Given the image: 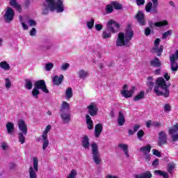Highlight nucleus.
<instances>
[{"label": "nucleus", "mask_w": 178, "mask_h": 178, "mask_svg": "<svg viewBox=\"0 0 178 178\" xmlns=\"http://www.w3.org/2000/svg\"><path fill=\"white\" fill-rule=\"evenodd\" d=\"M51 48L52 43L48 39L44 40L42 44L40 45V49H41V51H49Z\"/></svg>", "instance_id": "dca6fc26"}, {"label": "nucleus", "mask_w": 178, "mask_h": 178, "mask_svg": "<svg viewBox=\"0 0 178 178\" xmlns=\"http://www.w3.org/2000/svg\"><path fill=\"white\" fill-rule=\"evenodd\" d=\"M64 76L63 74L60 76L56 75L53 78V84L54 86H60L62 84V81H63Z\"/></svg>", "instance_id": "4be33fe9"}, {"label": "nucleus", "mask_w": 178, "mask_h": 178, "mask_svg": "<svg viewBox=\"0 0 178 178\" xmlns=\"http://www.w3.org/2000/svg\"><path fill=\"white\" fill-rule=\"evenodd\" d=\"M127 85H124L123 86V90L121 91V94L122 97H124V98H131V97H133V94H134V90H136V88L133 86L131 90H127Z\"/></svg>", "instance_id": "9b49d317"}, {"label": "nucleus", "mask_w": 178, "mask_h": 178, "mask_svg": "<svg viewBox=\"0 0 178 178\" xmlns=\"http://www.w3.org/2000/svg\"><path fill=\"white\" fill-rule=\"evenodd\" d=\"M118 148L123 151L127 158H129V156H130V154H129V145L124 143H119Z\"/></svg>", "instance_id": "412c9836"}, {"label": "nucleus", "mask_w": 178, "mask_h": 178, "mask_svg": "<svg viewBox=\"0 0 178 178\" xmlns=\"http://www.w3.org/2000/svg\"><path fill=\"white\" fill-rule=\"evenodd\" d=\"M152 166H154V168H156V166H158V165H159V160L158 159H155L152 163Z\"/></svg>", "instance_id": "e2e57ef3"}, {"label": "nucleus", "mask_w": 178, "mask_h": 178, "mask_svg": "<svg viewBox=\"0 0 178 178\" xmlns=\"http://www.w3.org/2000/svg\"><path fill=\"white\" fill-rule=\"evenodd\" d=\"M88 113L92 117L97 116L98 115V106L95 103H91L87 106Z\"/></svg>", "instance_id": "f8f14e48"}, {"label": "nucleus", "mask_w": 178, "mask_h": 178, "mask_svg": "<svg viewBox=\"0 0 178 178\" xmlns=\"http://www.w3.org/2000/svg\"><path fill=\"white\" fill-rule=\"evenodd\" d=\"M102 124H97L95 127V137L98 138L99 136H101V133H102Z\"/></svg>", "instance_id": "a878e982"}, {"label": "nucleus", "mask_w": 178, "mask_h": 178, "mask_svg": "<svg viewBox=\"0 0 178 178\" xmlns=\"http://www.w3.org/2000/svg\"><path fill=\"white\" fill-rule=\"evenodd\" d=\"M35 88L38 90H42L43 92L48 94L49 90L47 88V85L45 84V81L44 80H39L35 83Z\"/></svg>", "instance_id": "ddd939ff"}, {"label": "nucleus", "mask_w": 178, "mask_h": 178, "mask_svg": "<svg viewBox=\"0 0 178 178\" xmlns=\"http://www.w3.org/2000/svg\"><path fill=\"white\" fill-rule=\"evenodd\" d=\"M151 145H147V146H143L140 148V151L143 154V155H147L151 152Z\"/></svg>", "instance_id": "7c9ffc66"}, {"label": "nucleus", "mask_w": 178, "mask_h": 178, "mask_svg": "<svg viewBox=\"0 0 178 178\" xmlns=\"http://www.w3.org/2000/svg\"><path fill=\"white\" fill-rule=\"evenodd\" d=\"M81 144L83 148L85 149H90V138L87 135L83 136L81 139Z\"/></svg>", "instance_id": "a211bd4d"}, {"label": "nucleus", "mask_w": 178, "mask_h": 178, "mask_svg": "<svg viewBox=\"0 0 178 178\" xmlns=\"http://www.w3.org/2000/svg\"><path fill=\"white\" fill-rule=\"evenodd\" d=\"M118 126H123L126 123V118H124V115L122 111L118 113V117L117 119Z\"/></svg>", "instance_id": "b1692460"}, {"label": "nucleus", "mask_w": 178, "mask_h": 178, "mask_svg": "<svg viewBox=\"0 0 178 178\" xmlns=\"http://www.w3.org/2000/svg\"><path fill=\"white\" fill-rule=\"evenodd\" d=\"M144 131H143L142 129L139 130L137 133V137L139 140H141V138H143V137H144Z\"/></svg>", "instance_id": "864d4df0"}, {"label": "nucleus", "mask_w": 178, "mask_h": 178, "mask_svg": "<svg viewBox=\"0 0 178 178\" xmlns=\"http://www.w3.org/2000/svg\"><path fill=\"white\" fill-rule=\"evenodd\" d=\"M143 156L145 162H149V161H151V156L149 155V154H143Z\"/></svg>", "instance_id": "13d9d810"}, {"label": "nucleus", "mask_w": 178, "mask_h": 178, "mask_svg": "<svg viewBox=\"0 0 178 178\" xmlns=\"http://www.w3.org/2000/svg\"><path fill=\"white\" fill-rule=\"evenodd\" d=\"M94 23H95V21L94 19H90V20L87 21L86 22V26L88 30H92L94 27Z\"/></svg>", "instance_id": "ea45409f"}, {"label": "nucleus", "mask_w": 178, "mask_h": 178, "mask_svg": "<svg viewBox=\"0 0 178 178\" xmlns=\"http://www.w3.org/2000/svg\"><path fill=\"white\" fill-rule=\"evenodd\" d=\"M172 30L167 31L164 33H163V39L165 40V38H167V37H169V35H172Z\"/></svg>", "instance_id": "3c124183"}, {"label": "nucleus", "mask_w": 178, "mask_h": 178, "mask_svg": "<svg viewBox=\"0 0 178 178\" xmlns=\"http://www.w3.org/2000/svg\"><path fill=\"white\" fill-rule=\"evenodd\" d=\"M149 27H151V29H154V26L155 27H163L164 26H168V24H169V23L168 22V21L166 20H163V21H161L159 22H149Z\"/></svg>", "instance_id": "aec40b11"}, {"label": "nucleus", "mask_w": 178, "mask_h": 178, "mask_svg": "<svg viewBox=\"0 0 178 178\" xmlns=\"http://www.w3.org/2000/svg\"><path fill=\"white\" fill-rule=\"evenodd\" d=\"M73 97V89L67 88L65 91V99H70Z\"/></svg>", "instance_id": "72a5a7b5"}, {"label": "nucleus", "mask_w": 178, "mask_h": 178, "mask_svg": "<svg viewBox=\"0 0 178 178\" xmlns=\"http://www.w3.org/2000/svg\"><path fill=\"white\" fill-rule=\"evenodd\" d=\"M10 6H13V8H15V9H17V10L20 13L22 12V6L20 4L17 3V1L16 0H10Z\"/></svg>", "instance_id": "c85d7f7f"}, {"label": "nucleus", "mask_w": 178, "mask_h": 178, "mask_svg": "<svg viewBox=\"0 0 178 178\" xmlns=\"http://www.w3.org/2000/svg\"><path fill=\"white\" fill-rule=\"evenodd\" d=\"M134 35V32L131 30V26L128 25L127 29L124 33H119L117 36V40L115 42L116 47H130V41Z\"/></svg>", "instance_id": "f03ea898"}, {"label": "nucleus", "mask_w": 178, "mask_h": 178, "mask_svg": "<svg viewBox=\"0 0 178 178\" xmlns=\"http://www.w3.org/2000/svg\"><path fill=\"white\" fill-rule=\"evenodd\" d=\"M33 162V166H31L29 170V178H37V173L38 172V159L34 157Z\"/></svg>", "instance_id": "6e6552de"}, {"label": "nucleus", "mask_w": 178, "mask_h": 178, "mask_svg": "<svg viewBox=\"0 0 178 178\" xmlns=\"http://www.w3.org/2000/svg\"><path fill=\"white\" fill-rule=\"evenodd\" d=\"M154 78L152 76H149L147 78V86L149 87V90L151 91L154 88Z\"/></svg>", "instance_id": "4c0bfd02"}, {"label": "nucleus", "mask_w": 178, "mask_h": 178, "mask_svg": "<svg viewBox=\"0 0 178 178\" xmlns=\"http://www.w3.org/2000/svg\"><path fill=\"white\" fill-rule=\"evenodd\" d=\"M5 87L7 90H9L12 87V82L9 78H6L5 79Z\"/></svg>", "instance_id": "49530a36"}, {"label": "nucleus", "mask_w": 178, "mask_h": 178, "mask_svg": "<svg viewBox=\"0 0 178 178\" xmlns=\"http://www.w3.org/2000/svg\"><path fill=\"white\" fill-rule=\"evenodd\" d=\"M32 95L33 98H38V95H40V90L37 88L34 87L32 90Z\"/></svg>", "instance_id": "c03bdc74"}, {"label": "nucleus", "mask_w": 178, "mask_h": 178, "mask_svg": "<svg viewBox=\"0 0 178 178\" xmlns=\"http://www.w3.org/2000/svg\"><path fill=\"white\" fill-rule=\"evenodd\" d=\"M60 118L64 124L70 123L72 119V114L70 113V104L67 102L63 101L60 106Z\"/></svg>", "instance_id": "39448f33"}, {"label": "nucleus", "mask_w": 178, "mask_h": 178, "mask_svg": "<svg viewBox=\"0 0 178 178\" xmlns=\"http://www.w3.org/2000/svg\"><path fill=\"white\" fill-rule=\"evenodd\" d=\"M150 65L154 67H159L161 65V60H159L158 58H155L150 61Z\"/></svg>", "instance_id": "e433bc0d"}, {"label": "nucleus", "mask_w": 178, "mask_h": 178, "mask_svg": "<svg viewBox=\"0 0 178 178\" xmlns=\"http://www.w3.org/2000/svg\"><path fill=\"white\" fill-rule=\"evenodd\" d=\"M70 66V64H69L68 63H65L62 64L61 67H60V70L62 72H66V70L69 69Z\"/></svg>", "instance_id": "de8ad7c7"}, {"label": "nucleus", "mask_w": 178, "mask_h": 178, "mask_svg": "<svg viewBox=\"0 0 178 178\" xmlns=\"http://www.w3.org/2000/svg\"><path fill=\"white\" fill-rule=\"evenodd\" d=\"M50 12L63 13L65 4L62 0H44L42 4V15H48Z\"/></svg>", "instance_id": "f257e3e1"}, {"label": "nucleus", "mask_w": 178, "mask_h": 178, "mask_svg": "<svg viewBox=\"0 0 178 178\" xmlns=\"http://www.w3.org/2000/svg\"><path fill=\"white\" fill-rule=\"evenodd\" d=\"M18 127L21 132L23 133L25 136H27V125L26 124V122H24V120H19L18 121Z\"/></svg>", "instance_id": "f3484780"}, {"label": "nucleus", "mask_w": 178, "mask_h": 178, "mask_svg": "<svg viewBox=\"0 0 178 178\" xmlns=\"http://www.w3.org/2000/svg\"><path fill=\"white\" fill-rule=\"evenodd\" d=\"M13 17H15V10L12 8L8 7L3 15L6 23H10L13 20Z\"/></svg>", "instance_id": "9d476101"}, {"label": "nucleus", "mask_w": 178, "mask_h": 178, "mask_svg": "<svg viewBox=\"0 0 178 178\" xmlns=\"http://www.w3.org/2000/svg\"><path fill=\"white\" fill-rule=\"evenodd\" d=\"M135 178H152V174L149 171L138 174L134 176Z\"/></svg>", "instance_id": "bb28decb"}, {"label": "nucleus", "mask_w": 178, "mask_h": 178, "mask_svg": "<svg viewBox=\"0 0 178 178\" xmlns=\"http://www.w3.org/2000/svg\"><path fill=\"white\" fill-rule=\"evenodd\" d=\"M152 1L153 3V6L152 2H149L145 6V10L147 13H153L155 15L158 13V0H152Z\"/></svg>", "instance_id": "1a4fd4ad"}, {"label": "nucleus", "mask_w": 178, "mask_h": 178, "mask_svg": "<svg viewBox=\"0 0 178 178\" xmlns=\"http://www.w3.org/2000/svg\"><path fill=\"white\" fill-rule=\"evenodd\" d=\"M156 84L157 86L154 87V91L156 92V95H163V97H169V87H170V84L166 85V81H165V79L162 77L157 79Z\"/></svg>", "instance_id": "7ed1b4c3"}, {"label": "nucleus", "mask_w": 178, "mask_h": 178, "mask_svg": "<svg viewBox=\"0 0 178 178\" xmlns=\"http://www.w3.org/2000/svg\"><path fill=\"white\" fill-rule=\"evenodd\" d=\"M1 147L2 149H3L5 151V150L8 149V143H6L5 142L1 143Z\"/></svg>", "instance_id": "680f3d73"}, {"label": "nucleus", "mask_w": 178, "mask_h": 178, "mask_svg": "<svg viewBox=\"0 0 178 178\" xmlns=\"http://www.w3.org/2000/svg\"><path fill=\"white\" fill-rule=\"evenodd\" d=\"M24 136L26 135L23 133L19 132L18 134V141L20 144H24L26 143V137Z\"/></svg>", "instance_id": "58836bf2"}, {"label": "nucleus", "mask_w": 178, "mask_h": 178, "mask_svg": "<svg viewBox=\"0 0 178 178\" xmlns=\"http://www.w3.org/2000/svg\"><path fill=\"white\" fill-rule=\"evenodd\" d=\"M51 125H47L44 129V131H42V149L43 151H45L47 148H48V146L49 145V140H48V133L51 131Z\"/></svg>", "instance_id": "0eeeda50"}, {"label": "nucleus", "mask_w": 178, "mask_h": 178, "mask_svg": "<svg viewBox=\"0 0 178 178\" xmlns=\"http://www.w3.org/2000/svg\"><path fill=\"white\" fill-rule=\"evenodd\" d=\"M175 169V164H169L168 166V172L169 173H172L173 172V170Z\"/></svg>", "instance_id": "4d7b16f0"}, {"label": "nucleus", "mask_w": 178, "mask_h": 178, "mask_svg": "<svg viewBox=\"0 0 178 178\" xmlns=\"http://www.w3.org/2000/svg\"><path fill=\"white\" fill-rule=\"evenodd\" d=\"M136 18L137 19V20H138L139 24H140V26L145 25V19L144 18V13H143V11H139L136 14Z\"/></svg>", "instance_id": "6ab92c4d"}, {"label": "nucleus", "mask_w": 178, "mask_h": 178, "mask_svg": "<svg viewBox=\"0 0 178 178\" xmlns=\"http://www.w3.org/2000/svg\"><path fill=\"white\" fill-rule=\"evenodd\" d=\"M152 123H154V122H152V120H148L146 122V127L147 128L151 127V126H152Z\"/></svg>", "instance_id": "338daca9"}, {"label": "nucleus", "mask_w": 178, "mask_h": 178, "mask_svg": "<svg viewBox=\"0 0 178 178\" xmlns=\"http://www.w3.org/2000/svg\"><path fill=\"white\" fill-rule=\"evenodd\" d=\"M24 88L26 90H31L33 88V81L31 79H26Z\"/></svg>", "instance_id": "473e14b6"}, {"label": "nucleus", "mask_w": 178, "mask_h": 178, "mask_svg": "<svg viewBox=\"0 0 178 178\" xmlns=\"http://www.w3.org/2000/svg\"><path fill=\"white\" fill-rule=\"evenodd\" d=\"M76 176H77V171L76 170H72L67 178H76Z\"/></svg>", "instance_id": "8fccbe9b"}, {"label": "nucleus", "mask_w": 178, "mask_h": 178, "mask_svg": "<svg viewBox=\"0 0 178 178\" xmlns=\"http://www.w3.org/2000/svg\"><path fill=\"white\" fill-rule=\"evenodd\" d=\"M92 159L96 165L101 163V154H99L98 145L96 143H93L90 145Z\"/></svg>", "instance_id": "423d86ee"}, {"label": "nucleus", "mask_w": 178, "mask_h": 178, "mask_svg": "<svg viewBox=\"0 0 178 178\" xmlns=\"http://www.w3.org/2000/svg\"><path fill=\"white\" fill-rule=\"evenodd\" d=\"M44 69L46 72H51L52 69H54V63H46L44 66Z\"/></svg>", "instance_id": "a18cd8bd"}, {"label": "nucleus", "mask_w": 178, "mask_h": 178, "mask_svg": "<svg viewBox=\"0 0 178 178\" xmlns=\"http://www.w3.org/2000/svg\"><path fill=\"white\" fill-rule=\"evenodd\" d=\"M166 143H168V135H166V132L161 131L159 133L158 144L159 147H162V145H165Z\"/></svg>", "instance_id": "2eb2a0df"}, {"label": "nucleus", "mask_w": 178, "mask_h": 178, "mask_svg": "<svg viewBox=\"0 0 178 178\" xmlns=\"http://www.w3.org/2000/svg\"><path fill=\"white\" fill-rule=\"evenodd\" d=\"M145 95V92H144V91H140L138 95L135 96V97L134 98V101L137 102L141 99H144Z\"/></svg>", "instance_id": "c9c22d12"}, {"label": "nucleus", "mask_w": 178, "mask_h": 178, "mask_svg": "<svg viewBox=\"0 0 178 178\" xmlns=\"http://www.w3.org/2000/svg\"><path fill=\"white\" fill-rule=\"evenodd\" d=\"M154 174L157 175L158 176H161L162 177H164V178H169V175L168 174V172L162 170H156L154 171Z\"/></svg>", "instance_id": "f704fd0d"}, {"label": "nucleus", "mask_w": 178, "mask_h": 178, "mask_svg": "<svg viewBox=\"0 0 178 178\" xmlns=\"http://www.w3.org/2000/svg\"><path fill=\"white\" fill-rule=\"evenodd\" d=\"M29 35L31 37H35V35H37V29H35V28H32L29 32Z\"/></svg>", "instance_id": "5fc2aeb1"}, {"label": "nucleus", "mask_w": 178, "mask_h": 178, "mask_svg": "<svg viewBox=\"0 0 178 178\" xmlns=\"http://www.w3.org/2000/svg\"><path fill=\"white\" fill-rule=\"evenodd\" d=\"M6 127L7 129V133L8 134H13V132L15 131V124H13V123L12 122H8L6 124Z\"/></svg>", "instance_id": "c756f323"}, {"label": "nucleus", "mask_w": 178, "mask_h": 178, "mask_svg": "<svg viewBox=\"0 0 178 178\" xmlns=\"http://www.w3.org/2000/svg\"><path fill=\"white\" fill-rule=\"evenodd\" d=\"M151 52H152V54H157V56H161L162 55V52H163V46H154Z\"/></svg>", "instance_id": "5701e85b"}, {"label": "nucleus", "mask_w": 178, "mask_h": 178, "mask_svg": "<svg viewBox=\"0 0 178 178\" xmlns=\"http://www.w3.org/2000/svg\"><path fill=\"white\" fill-rule=\"evenodd\" d=\"M152 152H153V155H155L156 156L161 158V152H159L156 149H153Z\"/></svg>", "instance_id": "bf43d9fd"}, {"label": "nucleus", "mask_w": 178, "mask_h": 178, "mask_svg": "<svg viewBox=\"0 0 178 178\" xmlns=\"http://www.w3.org/2000/svg\"><path fill=\"white\" fill-rule=\"evenodd\" d=\"M86 119L88 130H92V129H94V122L92 121V119H91V116L87 114L86 115Z\"/></svg>", "instance_id": "393cba45"}, {"label": "nucleus", "mask_w": 178, "mask_h": 178, "mask_svg": "<svg viewBox=\"0 0 178 178\" xmlns=\"http://www.w3.org/2000/svg\"><path fill=\"white\" fill-rule=\"evenodd\" d=\"M171 65V70L172 72H177L178 70V64L176 61H170Z\"/></svg>", "instance_id": "79ce46f5"}, {"label": "nucleus", "mask_w": 178, "mask_h": 178, "mask_svg": "<svg viewBox=\"0 0 178 178\" xmlns=\"http://www.w3.org/2000/svg\"><path fill=\"white\" fill-rule=\"evenodd\" d=\"M119 27H120V25H119L116 22L113 20L109 21L107 23L106 29L103 31L102 34V38L104 40L106 38H111V37H112V33L113 34H115L119 31Z\"/></svg>", "instance_id": "20e7f679"}, {"label": "nucleus", "mask_w": 178, "mask_h": 178, "mask_svg": "<svg viewBox=\"0 0 178 178\" xmlns=\"http://www.w3.org/2000/svg\"><path fill=\"white\" fill-rule=\"evenodd\" d=\"M144 3H145V0H136V4L138 5V6L144 5Z\"/></svg>", "instance_id": "0e129e2a"}, {"label": "nucleus", "mask_w": 178, "mask_h": 178, "mask_svg": "<svg viewBox=\"0 0 178 178\" xmlns=\"http://www.w3.org/2000/svg\"><path fill=\"white\" fill-rule=\"evenodd\" d=\"M176 60H178V50L170 56V62H176Z\"/></svg>", "instance_id": "a19ab883"}, {"label": "nucleus", "mask_w": 178, "mask_h": 178, "mask_svg": "<svg viewBox=\"0 0 178 178\" xmlns=\"http://www.w3.org/2000/svg\"><path fill=\"white\" fill-rule=\"evenodd\" d=\"M153 127H162V123L161 122L155 121L152 122Z\"/></svg>", "instance_id": "6e6d98bb"}, {"label": "nucleus", "mask_w": 178, "mask_h": 178, "mask_svg": "<svg viewBox=\"0 0 178 178\" xmlns=\"http://www.w3.org/2000/svg\"><path fill=\"white\" fill-rule=\"evenodd\" d=\"M111 5L113 6V8H114V9L117 10H119L120 9H122V4L118 3L117 1H113L111 3Z\"/></svg>", "instance_id": "37998d69"}, {"label": "nucleus", "mask_w": 178, "mask_h": 178, "mask_svg": "<svg viewBox=\"0 0 178 178\" xmlns=\"http://www.w3.org/2000/svg\"><path fill=\"white\" fill-rule=\"evenodd\" d=\"M95 29L97 31H101V30L104 29V26H102V24H98L95 25Z\"/></svg>", "instance_id": "052dcab7"}, {"label": "nucleus", "mask_w": 178, "mask_h": 178, "mask_svg": "<svg viewBox=\"0 0 178 178\" xmlns=\"http://www.w3.org/2000/svg\"><path fill=\"white\" fill-rule=\"evenodd\" d=\"M106 13H112L113 12V6L111 4L106 6Z\"/></svg>", "instance_id": "09e8293b"}, {"label": "nucleus", "mask_w": 178, "mask_h": 178, "mask_svg": "<svg viewBox=\"0 0 178 178\" xmlns=\"http://www.w3.org/2000/svg\"><path fill=\"white\" fill-rule=\"evenodd\" d=\"M145 35H149L151 34V29L149 27L145 29Z\"/></svg>", "instance_id": "69168bd1"}, {"label": "nucleus", "mask_w": 178, "mask_h": 178, "mask_svg": "<svg viewBox=\"0 0 178 178\" xmlns=\"http://www.w3.org/2000/svg\"><path fill=\"white\" fill-rule=\"evenodd\" d=\"M27 23L31 27H35V26H37V22L33 19H29Z\"/></svg>", "instance_id": "603ef678"}, {"label": "nucleus", "mask_w": 178, "mask_h": 178, "mask_svg": "<svg viewBox=\"0 0 178 178\" xmlns=\"http://www.w3.org/2000/svg\"><path fill=\"white\" fill-rule=\"evenodd\" d=\"M178 124L174 125L172 128H170L168 130V133L170 136H171V138L172 141H178Z\"/></svg>", "instance_id": "4468645a"}, {"label": "nucleus", "mask_w": 178, "mask_h": 178, "mask_svg": "<svg viewBox=\"0 0 178 178\" xmlns=\"http://www.w3.org/2000/svg\"><path fill=\"white\" fill-rule=\"evenodd\" d=\"M0 69L5 70V72H9V70H10V65H9L8 61H1L0 62Z\"/></svg>", "instance_id": "cd10ccee"}, {"label": "nucleus", "mask_w": 178, "mask_h": 178, "mask_svg": "<svg viewBox=\"0 0 178 178\" xmlns=\"http://www.w3.org/2000/svg\"><path fill=\"white\" fill-rule=\"evenodd\" d=\"M78 75L79 79L85 80V79H87V77H88V72L84 70H79L78 72Z\"/></svg>", "instance_id": "2f4dec72"}, {"label": "nucleus", "mask_w": 178, "mask_h": 178, "mask_svg": "<svg viewBox=\"0 0 178 178\" xmlns=\"http://www.w3.org/2000/svg\"><path fill=\"white\" fill-rule=\"evenodd\" d=\"M106 178H120V177L116 175H106Z\"/></svg>", "instance_id": "774afa93"}]
</instances>
